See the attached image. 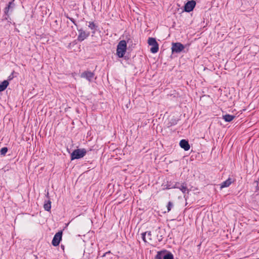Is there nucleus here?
Wrapping results in <instances>:
<instances>
[{
	"label": "nucleus",
	"mask_w": 259,
	"mask_h": 259,
	"mask_svg": "<svg viewBox=\"0 0 259 259\" xmlns=\"http://www.w3.org/2000/svg\"><path fill=\"white\" fill-rule=\"evenodd\" d=\"M9 19L11 20V18H10V14L8 13L7 15L4 14L3 20H8V22L11 23V22L9 21Z\"/></svg>",
	"instance_id": "23"
},
{
	"label": "nucleus",
	"mask_w": 259,
	"mask_h": 259,
	"mask_svg": "<svg viewBox=\"0 0 259 259\" xmlns=\"http://www.w3.org/2000/svg\"><path fill=\"white\" fill-rule=\"evenodd\" d=\"M179 119H176L175 118H172L170 119L169 121L167 123L166 126L167 127H170L173 125H175L178 123V121Z\"/></svg>",
	"instance_id": "14"
},
{
	"label": "nucleus",
	"mask_w": 259,
	"mask_h": 259,
	"mask_svg": "<svg viewBox=\"0 0 259 259\" xmlns=\"http://www.w3.org/2000/svg\"><path fill=\"white\" fill-rule=\"evenodd\" d=\"M47 196L49 197V193H47Z\"/></svg>",
	"instance_id": "32"
},
{
	"label": "nucleus",
	"mask_w": 259,
	"mask_h": 259,
	"mask_svg": "<svg viewBox=\"0 0 259 259\" xmlns=\"http://www.w3.org/2000/svg\"><path fill=\"white\" fill-rule=\"evenodd\" d=\"M15 0H12V1L10 2L8 5L6 7V8L4 9V13L5 14L7 15L8 13L9 14V13L12 12L13 11V9L15 6V5L14 3Z\"/></svg>",
	"instance_id": "10"
},
{
	"label": "nucleus",
	"mask_w": 259,
	"mask_h": 259,
	"mask_svg": "<svg viewBox=\"0 0 259 259\" xmlns=\"http://www.w3.org/2000/svg\"><path fill=\"white\" fill-rule=\"evenodd\" d=\"M181 184L179 182L176 183L175 184H174V188H178L179 189L180 187Z\"/></svg>",
	"instance_id": "27"
},
{
	"label": "nucleus",
	"mask_w": 259,
	"mask_h": 259,
	"mask_svg": "<svg viewBox=\"0 0 259 259\" xmlns=\"http://www.w3.org/2000/svg\"><path fill=\"white\" fill-rule=\"evenodd\" d=\"M148 44L149 46H152L150 49L151 53L155 54L158 51L159 45L155 38L149 37L148 39Z\"/></svg>",
	"instance_id": "4"
},
{
	"label": "nucleus",
	"mask_w": 259,
	"mask_h": 259,
	"mask_svg": "<svg viewBox=\"0 0 259 259\" xmlns=\"http://www.w3.org/2000/svg\"><path fill=\"white\" fill-rule=\"evenodd\" d=\"M180 146L184 149L185 151H188L190 149V146L189 144L188 141L185 139L181 140L180 142Z\"/></svg>",
	"instance_id": "11"
},
{
	"label": "nucleus",
	"mask_w": 259,
	"mask_h": 259,
	"mask_svg": "<svg viewBox=\"0 0 259 259\" xmlns=\"http://www.w3.org/2000/svg\"><path fill=\"white\" fill-rule=\"evenodd\" d=\"M110 253H111L110 251H107V252H106L105 253H104L102 255V257H104V256H105L106 255L109 254H110Z\"/></svg>",
	"instance_id": "29"
},
{
	"label": "nucleus",
	"mask_w": 259,
	"mask_h": 259,
	"mask_svg": "<svg viewBox=\"0 0 259 259\" xmlns=\"http://www.w3.org/2000/svg\"><path fill=\"white\" fill-rule=\"evenodd\" d=\"M165 186V187L163 188V190H167L171 188H174V187H172L174 186V185L171 182L168 183Z\"/></svg>",
	"instance_id": "20"
},
{
	"label": "nucleus",
	"mask_w": 259,
	"mask_h": 259,
	"mask_svg": "<svg viewBox=\"0 0 259 259\" xmlns=\"http://www.w3.org/2000/svg\"><path fill=\"white\" fill-rule=\"evenodd\" d=\"M66 17L69 19L75 26H77V24L76 23V22L75 21V20L72 18H71V17H69V16H67Z\"/></svg>",
	"instance_id": "26"
},
{
	"label": "nucleus",
	"mask_w": 259,
	"mask_h": 259,
	"mask_svg": "<svg viewBox=\"0 0 259 259\" xmlns=\"http://www.w3.org/2000/svg\"><path fill=\"white\" fill-rule=\"evenodd\" d=\"M127 48L126 42L124 40H120L117 46L116 55L119 58L123 57Z\"/></svg>",
	"instance_id": "1"
},
{
	"label": "nucleus",
	"mask_w": 259,
	"mask_h": 259,
	"mask_svg": "<svg viewBox=\"0 0 259 259\" xmlns=\"http://www.w3.org/2000/svg\"><path fill=\"white\" fill-rule=\"evenodd\" d=\"M157 237L159 242H161L163 239V235L161 234L160 231H159V233L157 234Z\"/></svg>",
	"instance_id": "24"
},
{
	"label": "nucleus",
	"mask_w": 259,
	"mask_h": 259,
	"mask_svg": "<svg viewBox=\"0 0 259 259\" xmlns=\"http://www.w3.org/2000/svg\"><path fill=\"white\" fill-rule=\"evenodd\" d=\"M77 30L79 32V34L77 36V40L78 41L81 42L84 40L85 39H86L87 37H88L90 35V32H86L84 30H83L82 28L81 29H78Z\"/></svg>",
	"instance_id": "7"
},
{
	"label": "nucleus",
	"mask_w": 259,
	"mask_h": 259,
	"mask_svg": "<svg viewBox=\"0 0 259 259\" xmlns=\"http://www.w3.org/2000/svg\"><path fill=\"white\" fill-rule=\"evenodd\" d=\"M44 208L45 210L49 211L51 208V201L48 200L44 205Z\"/></svg>",
	"instance_id": "17"
},
{
	"label": "nucleus",
	"mask_w": 259,
	"mask_h": 259,
	"mask_svg": "<svg viewBox=\"0 0 259 259\" xmlns=\"http://www.w3.org/2000/svg\"><path fill=\"white\" fill-rule=\"evenodd\" d=\"M87 153V151L84 148L75 149L71 154V160H73L82 158Z\"/></svg>",
	"instance_id": "2"
},
{
	"label": "nucleus",
	"mask_w": 259,
	"mask_h": 259,
	"mask_svg": "<svg viewBox=\"0 0 259 259\" xmlns=\"http://www.w3.org/2000/svg\"><path fill=\"white\" fill-rule=\"evenodd\" d=\"M184 48V46L180 42L172 43L171 51L172 53H180Z\"/></svg>",
	"instance_id": "5"
},
{
	"label": "nucleus",
	"mask_w": 259,
	"mask_h": 259,
	"mask_svg": "<svg viewBox=\"0 0 259 259\" xmlns=\"http://www.w3.org/2000/svg\"><path fill=\"white\" fill-rule=\"evenodd\" d=\"M14 73V71H13L9 76H8V80H11L12 79H13V78L14 77V75H13V74Z\"/></svg>",
	"instance_id": "28"
},
{
	"label": "nucleus",
	"mask_w": 259,
	"mask_h": 259,
	"mask_svg": "<svg viewBox=\"0 0 259 259\" xmlns=\"http://www.w3.org/2000/svg\"><path fill=\"white\" fill-rule=\"evenodd\" d=\"M142 239L145 242H148V241L147 240L146 238V233L144 232L141 234Z\"/></svg>",
	"instance_id": "25"
},
{
	"label": "nucleus",
	"mask_w": 259,
	"mask_h": 259,
	"mask_svg": "<svg viewBox=\"0 0 259 259\" xmlns=\"http://www.w3.org/2000/svg\"><path fill=\"white\" fill-rule=\"evenodd\" d=\"M235 117V116L234 115L228 114L223 115V119H224L226 122H231Z\"/></svg>",
	"instance_id": "13"
},
{
	"label": "nucleus",
	"mask_w": 259,
	"mask_h": 259,
	"mask_svg": "<svg viewBox=\"0 0 259 259\" xmlns=\"http://www.w3.org/2000/svg\"><path fill=\"white\" fill-rule=\"evenodd\" d=\"M155 259H174V255L170 252L163 250L158 252Z\"/></svg>",
	"instance_id": "3"
},
{
	"label": "nucleus",
	"mask_w": 259,
	"mask_h": 259,
	"mask_svg": "<svg viewBox=\"0 0 259 259\" xmlns=\"http://www.w3.org/2000/svg\"><path fill=\"white\" fill-rule=\"evenodd\" d=\"M233 181L232 179L229 178L227 180L223 182L221 184V189H223L224 188L228 187L232 183Z\"/></svg>",
	"instance_id": "12"
},
{
	"label": "nucleus",
	"mask_w": 259,
	"mask_h": 259,
	"mask_svg": "<svg viewBox=\"0 0 259 259\" xmlns=\"http://www.w3.org/2000/svg\"><path fill=\"white\" fill-rule=\"evenodd\" d=\"M94 75L95 74L94 72L90 71H85L81 74L80 77L81 78H84L89 81L91 82Z\"/></svg>",
	"instance_id": "9"
},
{
	"label": "nucleus",
	"mask_w": 259,
	"mask_h": 259,
	"mask_svg": "<svg viewBox=\"0 0 259 259\" xmlns=\"http://www.w3.org/2000/svg\"><path fill=\"white\" fill-rule=\"evenodd\" d=\"M8 80H5L0 84V92L5 91L9 85Z\"/></svg>",
	"instance_id": "15"
},
{
	"label": "nucleus",
	"mask_w": 259,
	"mask_h": 259,
	"mask_svg": "<svg viewBox=\"0 0 259 259\" xmlns=\"http://www.w3.org/2000/svg\"><path fill=\"white\" fill-rule=\"evenodd\" d=\"M55 23H56V24H57V23H58L57 20H55Z\"/></svg>",
	"instance_id": "31"
},
{
	"label": "nucleus",
	"mask_w": 259,
	"mask_h": 259,
	"mask_svg": "<svg viewBox=\"0 0 259 259\" xmlns=\"http://www.w3.org/2000/svg\"><path fill=\"white\" fill-rule=\"evenodd\" d=\"M8 149L6 147L2 148L0 150V153L2 155H5L6 153L8 152Z\"/></svg>",
	"instance_id": "19"
},
{
	"label": "nucleus",
	"mask_w": 259,
	"mask_h": 259,
	"mask_svg": "<svg viewBox=\"0 0 259 259\" xmlns=\"http://www.w3.org/2000/svg\"><path fill=\"white\" fill-rule=\"evenodd\" d=\"M179 189L182 192L183 194H185L186 192L188 193L189 192V190L187 187V184L185 183H183L180 185Z\"/></svg>",
	"instance_id": "16"
},
{
	"label": "nucleus",
	"mask_w": 259,
	"mask_h": 259,
	"mask_svg": "<svg viewBox=\"0 0 259 259\" xmlns=\"http://www.w3.org/2000/svg\"><path fill=\"white\" fill-rule=\"evenodd\" d=\"M174 205H173V203L172 202H171V201H169L167 203V205L166 206L167 207V212H169V211H170L171 208L173 207Z\"/></svg>",
	"instance_id": "21"
},
{
	"label": "nucleus",
	"mask_w": 259,
	"mask_h": 259,
	"mask_svg": "<svg viewBox=\"0 0 259 259\" xmlns=\"http://www.w3.org/2000/svg\"><path fill=\"white\" fill-rule=\"evenodd\" d=\"M88 27L92 30H96L97 28H98V25H96L95 23H94V22H89V25H88ZM95 31H94L93 32V33H95Z\"/></svg>",
	"instance_id": "18"
},
{
	"label": "nucleus",
	"mask_w": 259,
	"mask_h": 259,
	"mask_svg": "<svg viewBox=\"0 0 259 259\" xmlns=\"http://www.w3.org/2000/svg\"><path fill=\"white\" fill-rule=\"evenodd\" d=\"M62 231H60L54 235L52 241V244L54 246H57L59 245L60 242L62 240Z\"/></svg>",
	"instance_id": "6"
},
{
	"label": "nucleus",
	"mask_w": 259,
	"mask_h": 259,
	"mask_svg": "<svg viewBox=\"0 0 259 259\" xmlns=\"http://www.w3.org/2000/svg\"><path fill=\"white\" fill-rule=\"evenodd\" d=\"M196 6V2L194 0L188 1L185 4L184 11L186 12L192 11Z\"/></svg>",
	"instance_id": "8"
},
{
	"label": "nucleus",
	"mask_w": 259,
	"mask_h": 259,
	"mask_svg": "<svg viewBox=\"0 0 259 259\" xmlns=\"http://www.w3.org/2000/svg\"><path fill=\"white\" fill-rule=\"evenodd\" d=\"M61 248H62L63 249H64V245H61Z\"/></svg>",
	"instance_id": "30"
},
{
	"label": "nucleus",
	"mask_w": 259,
	"mask_h": 259,
	"mask_svg": "<svg viewBox=\"0 0 259 259\" xmlns=\"http://www.w3.org/2000/svg\"><path fill=\"white\" fill-rule=\"evenodd\" d=\"M146 236H147V238L148 239V241H151L152 240V238H151V236H152V234H151V232L150 231H148V232H146Z\"/></svg>",
	"instance_id": "22"
}]
</instances>
